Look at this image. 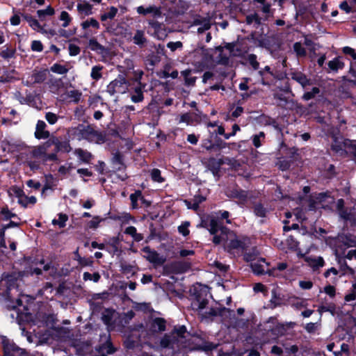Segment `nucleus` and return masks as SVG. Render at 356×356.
Wrapping results in <instances>:
<instances>
[{
    "label": "nucleus",
    "mask_w": 356,
    "mask_h": 356,
    "mask_svg": "<svg viewBox=\"0 0 356 356\" xmlns=\"http://www.w3.org/2000/svg\"><path fill=\"white\" fill-rule=\"evenodd\" d=\"M258 74L261 78V83L264 86H270L275 79V75L270 76L263 71H259Z\"/></svg>",
    "instance_id": "nucleus-40"
},
{
    "label": "nucleus",
    "mask_w": 356,
    "mask_h": 356,
    "mask_svg": "<svg viewBox=\"0 0 356 356\" xmlns=\"http://www.w3.org/2000/svg\"><path fill=\"white\" fill-rule=\"evenodd\" d=\"M193 26H200L197 29L198 33H203L204 31H208L211 27V19L209 17H204L198 16L193 19Z\"/></svg>",
    "instance_id": "nucleus-16"
},
{
    "label": "nucleus",
    "mask_w": 356,
    "mask_h": 356,
    "mask_svg": "<svg viewBox=\"0 0 356 356\" xmlns=\"http://www.w3.org/2000/svg\"><path fill=\"white\" fill-rule=\"evenodd\" d=\"M59 19L63 22V23L62 24V26L63 28H66L70 25L72 18L67 12L62 11L59 16Z\"/></svg>",
    "instance_id": "nucleus-55"
},
{
    "label": "nucleus",
    "mask_w": 356,
    "mask_h": 356,
    "mask_svg": "<svg viewBox=\"0 0 356 356\" xmlns=\"http://www.w3.org/2000/svg\"><path fill=\"white\" fill-rule=\"evenodd\" d=\"M161 60V58L158 56L154 51H152L147 56V61L148 64L152 66H155L159 63Z\"/></svg>",
    "instance_id": "nucleus-47"
},
{
    "label": "nucleus",
    "mask_w": 356,
    "mask_h": 356,
    "mask_svg": "<svg viewBox=\"0 0 356 356\" xmlns=\"http://www.w3.org/2000/svg\"><path fill=\"white\" fill-rule=\"evenodd\" d=\"M172 267L175 268V274L184 273L190 270L191 264L189 261H175L172 263Z\"/></svg>",
    "instance_id": "nucleus-28"
},
{
    "label": "nucleus",
    "mask_w": 356,
    "mask_h": 356,
    "mask_svg": "<svg viewBox=\"0 0 356 356\" xmlns=\"http://www.w3.org/2000/svg\"><path fill=\"white\" fill-rule=\"evenodd\" d=\"M54 149L56 152H62L65 153H68L71 151L72 148L70 147L69 141H60V139L57 137V141Z\"/></svg>",
    "instance_id": "nucleus-32"
},
{
    "label": "nucleus",
    "mask_w": 356,
    "mask_h": 356,
    "mask_svg": "<svg viewBox=\"0 0 356 356\" xmlns=\"http://www.w3.org/2000/svg\"><path fill=\"white\" fill-rule=\"evenodd\" d=\"M55 13V10L50 5L46 9L38 10L37 15L40 20H43L46 16H51Z\"/></svg>",
    "instance_id": "nucleus-46"
},
{
    "label": "nucleus",
    "mask_w": 356,
    "mask_h": 356,
    "mask_svg": "<svg viewBox=\"0 0 356 356\" xmlns=\"http://www.w3.org/2000/svg\"><path fill=\"white\" fill-rule=\"evenodd\" d=\"M176 341L177 338L172 334H165L160 341V346L163 348H168L172 346Z\"/></svg>",
    "instance_id": "nucleus-33"
},
{
    "label": "nucleus",
    "mask_w": 356,
    "mask_h": 356,
    "mask_svg": "<svg viewBox=\"0 0 356 356\" xmlns=\"http://www.w3.org/2000/svg\"><path fill=\"white\" fill-rule=\"evenodd\" d=\"M222 164L223 161L221 159L216 160L215 158H211L209 160L208 169L214 177H220V166Z\"/></svg>",
    "instance_id": "nucleus-22"
},
{
    "label": "nucleus",
    "mask_w": 356,
    "mask_h": 356,
    "mask_svg": "<svg viewBox=\"0 0 356 356\" xmlns=\"http://www.w3.org/2000/svg\"><path fill=\"white\" fill-rule=\"evenodd\" d=\"M152 179L158 183H162L165 181V179L161 176V172L158 168H154L151 171Z\"/></svg>",
    "instance_id": "nucleus-54"
},
{
    "label": "nucleus",
    "mask_w": 356,
    "mask_h": 356,
    "mask_svg": "<svg viewBox=\"0 0 356 356\" xmlns=\"http://www.w3.org/2000/svg\"><path fill=\"white\" fill-rule=\"evenodd\" d=\"M233 312V310L229 308H226L225 307H211L209 312H204V314H203V317L205 318H209L216 316H224L225 315V313L230 314L231 312Z\"/></svg>",
    "instance_id": "nucleus-19"
},
{
    "label": "nucleus",
    "mask_w": 356,
    "mask_h": 356,
    "mask_svg": "<svg viewBox=\"0 0 356 356\" xmlns=\"http://www.w3.org/2000/svg\"><path fill=\"white\" fill-rule=\"evenodd\" d=\"M217 348V344L210 341H204L199 349L205 352L212 351Z\"/></svg>",
    "instance_id": "nucleus-58"
},
{
    "label": "nucleus",
    "mask_w": 356,
    "mask_h": 356,
    "mask_svg": "<svg viewBox=\"0 0 356 356\" xmlns=\"http://www.w3.org/2000/svg\"><path fill=\"white\" fill-rule=\"evenodd\" d=\"M57 141V137L55 136H51L48 138V140L43 144L42 147L39 148L40 153L43 154V152L47 151V149L52 145L56 147V143Z\"/></svg>",
    "instance_id": "nucleus-43"
},
{
    "label": "nucleus",
    "mask_w": 356,
    "mask_h": 356,
    "mask_svg": "<svg viewBox=\"0 0 356 356\" xmlns=\"http://www.w3.org/2000/svg\"><path fill=\"white\" fill-rule=\"evenodd\" d=\"M0 344L3 353V356H29L26 349L19 347L6 336L1 337Z\"/></svg>",
    "instance_id": "nucleus-3"
},
{
    "label": "nucleus",
    "mask_w": 356,
    "mask_h": 356,
    "mask_svg": "<svg viewBox=\"0 0 356 356\" xmlns=\"http://www.w3.org/2000/svg\"><path fill=\"white\" fill-rule=\"evenodd\" d=\"M83 124H79L76 127H71L68 129V134L72 139L81 140L83 139Z\"/></svg>",
    "instance_id": "nucleus-30"
},
{
    "label": "nucleus",
    "mask_w": 356,
    "mask_h": 356,
    "mask_svg": "<svg viewBox=\"0 0 356 356\" xmlns=\"http://www.w3.org/2000/svg\"><path fill=\"white\" fill-rule=\"evenodd\" d=\"M291 160H282L278 162L277 165L280 170H281L282 171H286L291 168Z\"/></svg>",
    "instance_id": "nucleus-64"
},
{
    "label": "nucleus",
    "mask_w": 356,
    "mask_h": 356,
    "mask_svg": "<svg viewBox=\"0 0 356 356\" xmlns=\"http://www.w3.org/2000/svg\"><path fill=\"white\" fill-rule=\"evenodd\" d=\"M145 84H143L140 81H137L134 87L131 88V99L134 103L141 102L144 99L143 91Z\"/></svg>",
    "instance_id": "nucleus-14"
},
{
    "label": "nucleus",
    "mask_w": 356,
    "mask_h": 356,
    "mask_svg": "<svg viewBox=\"0 0 356 356\" xmlns=\"http://www.w3.org/2000/svg\"><path fill=\"white\" fill-rule=\"evenodd\" d=\"M305 261L308 264V265L312 268L314 271H316L320 268L323 267L325 264L322 257H306Z\"/></svg>",
    "instance_id": "nucleus-23"
},
{
    "label": "nucleus",
    "mask_w": 356,
    "mask_h": 356,
    "mask_svg": "<svg viewBox=\"0 0 356 356\" xmlns=\"http://www.w3.org/2000/svg\"><path fill=\"white\" fill-rule=\"evenodd\" d=\"M254 214L260 218L266 217L268 213L267 209L264 206L261 202L255 203L252 207Z\"/></svg>",
    "instance_id": "nucleus-37"
},
{
    "label": "nucleus",
    "mask_w": 356,
    "mask_h": 356,
    "mask_svg": "<svg viewBox=\"0 0 356 356\" xmlns=\"http://www.w3.org/2000/svg\"><path fill=\"white\" fill-rule=\"evenodd\" d=\"M231 235H234V232L227 227H222L220 234L213 236L212 242L216 245L222 244L225 248V245L229 243V238Z\"/></svg>",
    "instance_id": "nucleus-8"
},
{
    "label": "nucleus",
    "mask_w": 356,
    "mask_h": 356,
    "mask_svg": "<svg viewBox=\"0 0 356 356\" xmlns=\"http://www.w3.org/2000/svg\"><path fill=\"white\" fill-rule=\"evenodd\" d=\"M113 172L125 170L127 165L124 163V155L119 151H117L113 154L111 159Z\"/></svg>",
    "instance_id": "nucleus-10"
},
{
    "label": "nucleus",
    "mask_w": 356,
    "mask_h": 356,
    "mask_svg": "<svg viewBox=\"0 0 356 356\" xmlns=\"http://www.w3.org/2000/svg\"><path fill=\"white\" fill-rule=\"evenodd\" d=\"M251 244L250 237L244 236L241 239L235 238L230 239L229 243L225 245V250L229 253H232L235 250H240L242 252L246 251Z\"/></svg>",
    "instance_id": "nucleus-4"
},
{
    "label": "nucleus",
    "mask_w": 356,
    "mask_h": 356,
    "mask_svg": "<svg viewBox=\"0 0 356 356\" xmlns=\"http://www.w3.org/2000/svg\"><path fill=\"white\" fill-rule=\"evenodd\" d=\"M141 250L146 254L145 257L150 263L154 264H162L163 263V260L160 258L159 254L155 250L151 249L149 246L143 247Z\"/></svg>",
    "instance_id": "nucleus-13"
},
{
    "label": "nucleus",
    "mask_w": 356,
    "mask_h": 356,
    "mask_svg": "<svg viewBox=\"0 0 356 356\" xmlns=\"http://www.w3.org/2000/svg\"><path fill=\"white\" fill-rule=\"evenodd\" d=\"M134 266L125 262H121L120 264L121 271L124 274L131 273V275H134L135 272H134Z\"/></svg>",
    "instance_id": "nucleus-61"
},
{
    "label": "nucleus",
    "mask_w": 356,
    "mask_h": 356,
    "mask_svg": "<svg viewBox=\"0 0 356 356\" xmlns=\"http://www.w3.org/2000/svg\"><path fill=\"white\" fill-rule=\"evenodd\" d=\"M118 11L117 8L111 6L109 12L101 15L100 19L102 22L106 21L108 19H112L116 16Z\"/></svg>",
    "instance_id": "nucleus-51"
},
{
    "label": "nucleus",
    "mask_w": 356,
    "mask_h": 356,
    "mask_svg": "<svg viewBox=\"0 0 356 356\" xmlns=\"http://www.w3.org/2000/svg\"><path fill=\"white\" fill-rule=\"evenodd\" d=\"M67 96L72 99L75 104H78L80 102L82 96V92L78 90H72L67 92Z\"/></svg>",
    "instance_id": "nucleus-56"
},
{
    "label": "nucleus",
    "mask_w": 356,
    "mask_h": 356,
    "mask_svg": "<svg viewBox=\"0 0 356 356\" xmlns=\"http://www.w3.org/2000/svg\"><path fill=\"white\" fill-rule=\"evenodd\" d=\"M225 133V129L222 125L218 126L217 129L213 131L209 130L207 136L201 140V147L209 153L220 155L222 149H229L231 145H235L234 143H227L220 137Z\"/></svg>",
    "instance_id": "nucleus-1"
},
{
    "label": "nucleus",
    "mask_w": 356,
    "mask_h": 356,
    "mask_svg": "<svg viewBox=\"0 0 356 356\" xmlns=\"http://www.w3.org/2000/svg\"><path fill=\"white\" fill-rule=\"evenodd\" d=\"M254 22L257 26L261 24V18L258 15L257 13L248 15L245 17V22L248 25L252 24Z\"/></svg>",
    "instance_id": "nucleus-50"
},
{
    "label": "nucleus",
    "mask_w": 356,
    "mask_h": 356,
    "mask_svg": "<svg viewBox=\"0 0 356 356\" xmlns=\"http://www.w3.org/2000/svg\"><path fill=\"white\" fill-rule=\"evenodd\" d=\"M225 227L219 222V219L215 217H211L209 218V232L211 235L217 236L218 232H221L222 227Z\"/></svg>",
    "instance_id": "nucleus-24"
},
{
    "label": "nucleus",
    "mask_w": 356,
    "mask_h": 356,
    "mask_svg": "<svg viewBox=\"0 0 356 356\" xmlns=\"http://www.w3.org/2000/svg\"><path fill=\"white\" fill-rule=\"evenodd\" d=\"M293 49L298 57H305L307 55L306 49L302 46L300 42L293 44Z\"/></svg>",
    "instance_id": "nucleus-49"
},
{
    "label": "nucleus",
    "mask_w": 356,
    "mask_h": 356,
    "mask_svg": "<svg viewBox=\"0 0 356 356\" xmlns=\"http://www.w3.org/2000/svg\"><path fill=\"white\" fill-rule=\"evenodd\" d=\"M92 8L93 6L86 1H81L77 4V11L82 19L92 15L93 13Z\"/></svg>",
    "instance_id": "nucleus-21"
},
{
    "label": "nucleus",
    "mask_w": 356,
    "mask_h": 356,
    "mask_svg": "<svg viewBox=\"0 0 356 356\" xmlns=\"http://www.w3.org/2000/svg\"><path fill=\"white\" fill-rule=\"evenodd\" d=\"M126 85V78L122 75H118L115 79L111 81L107 86L106 92L111 95H113L115 93H124L127 89Z\"/></svg>",
    "instance_id": "nucleus-5"
},
{
    "label": "nucleus",
    "mask_w": 356,
    "mask_h": 356,
    "mask_svg": "<svg viewBox=\"0 0 356 356\" xmlns=\"http://www.w3.org/2000/svg\"><path fill=\"white\" fill-rule=\"evenodd\" d=\"M104 67L100 65H95L92 67L90 76L93 80L98 81L102 77L101 71Z\"/></svg>",
    "instance_id": "nucleus-44"
},
{
    "label": "nucleus",
    "mask_w": 356,
    "mask_h": 356,
    "mask_svg": "<svg viewBox=\"0 0 356 356\" xmlns=\"http://www.w3.org/2000/svg\"><path fill=\"white\" fill-rule=\"evenodd\" d=\"M166 329V321L161 317H156L150 323L149 330L154 333L165 331Z\"/></svg>",
    "instance_id": "nucleus-18"
},
{
    "label": "nucleus",
    "mask_w": 356,
    "mask_h": 356,
    "mask_svg": "<svg viewBox=\"0 0 356 356\" xmlns=\"http://www.w3.org/2000/svg\"><path fill=\"white\" fill-rule=\"evenodd\" d=\"M31 49L33 51L41 52L43 51L44 46L40 40H33L31 44Z\"/></svg>",
    "instance_id": "nucleus-63"
},
{
    "label": "nucleus",
    "mask_w": 356,
    "mask_h": 356,
    "mask_svg": "<svg viewBox=\"0 0 356 356\" xmlns=\"http://www.w3.org/2000/svg\"><path fill=\"white\" fill-rule=\"evenodd\" d=\"M342 56H337L333 58L332 60H330L327 63L329 71L328 72H338L339 70H342L345 64L342 61Z\"/></svg>",
    "instance_id": "nucleus-26"
},
{
    "label": "nucleus",
    "mask_w": 356,
    "mask_h": 356,
    "mask_svg": "<svg viewBox=\"0 0 356 356\" xmlns=\"http://www.w3.org/2000/svg\"><path fill=\"white\" fill-rule=\"evenodd\" d=\"M46 123L43 120H38L36 124L35 137L37 139H47L49 137L50 133L45 130Z\"/></svg>",
    "instance_id": "nucleus-20"
},
{
    "label": "nucleus",
    "mask_w": 356,
    "mask_h": 356,
    "mask_svg": "<svg viewBox=\"0 0 356 356\" xmlns=\"http://www.w3.org/2000/svg\"><path fill=\"white\" fill-rule=\"evenodd\" d=\"M50 71L58 74H65L68 72L69 70L65 65L54 63L51 66Z\"/></svg>",
    "instance_id": "nucleus-45"
},
{
    "label": "nucleus",
    "mask_w": 356,
    "mask_h": 356,
    "mask_svg": "<svg viewBox=\"0 0 356 356\" xmlns=\"http://www.w3.org/2000/svg\"><path fill=\"white\" fill-rule=\"evenodd\" d=\"M249 64L252 66L253 70H257L259 67V63L257 61V56L256 54H250L248 55L247 58Z\"/></svg>",
    "instance_id": "nucleus-57"
},
{
    "label": "nucleus",
    "mask_w": 356,
    "mask_h": 356,
    "mask_svg": "<svg viewBox=\"0 0 356 356\" xmlns=\"http://www.w3.org/2000/svg\"><path fill=\"white\" fill-rule=\"evenodd\" d=\"M148 24L153 30V33H151V34L155 38L159 40H164L167 37L165 25L163 23H160L154 19H150L148 21Z\"/></svg>",
    "instance_id": "nucleus-7"
},
{
    "label": "nucleus",
    "mask_w": 356,
    "mask_h": 356,
    "mask_svg": "<svg viewBox=\"0 0 356 356\" xmlns=\"http://www.w3.org/2000/svg\"><path fill=\"white\" fill-rule=\"evenodd\" d=\"M106 136H107L105 131H97L92 128L90 136V139H89L88 141L95 142V143L97 144H103L107 140Z\"/></svg>",
    "instance_id": "nucleus-25"
},
{
    "label": "nucleus",
    "mask_w": 356,
    "mask_h": 356,
    "mask_svg": "<svg viewBox=\"0 0 356 356\" xmlns=\"http://www.w3.org/2000/svg\"><path fill=\"white\" fill-rule=\"evenodd\" d=\"M291 77L293 80L296 81L303 88H305L307 86H311L312 84V80L300 71L292 72L291 74Z\"/></svg>",
    "instance_id": "nucleus-17"
},
{
    "label": "nucleus",
    "mask_w": 356,
    "mask_h": 356,
    "mask_svg": "<svg viewBox=\"0 0 356 356\" xmlns=\"http://www.w3.org/2000/svg\"><path fill=\"white\" fill-rule=\"evenodd\" d=\"M137 12L138 14L142 15H152V16L154 18L161 17L162 15V12L159 7H157L154 5L149 6L147 8L140 6L137 8Z\"/></svg>",
    "instance_id": "nucleus-15"
},
{
    "label": "nucleus",
    "mask_w": 356,
    "mask_h": 356,
    "mask_svg": "<svg viewBox=\"0 0 356 356\" xmlns=\"http://www.w3.org/2000/svg\"><path fill=\"white\" fill-rule=\"evenodd\" d=\"M68 220V216L67 215L65 214V213H59L58 214V221L56 222V220H53V223L54 224H58V226L61 228L63 227H65V225H66V222L67 220Z\"/></svg>",
    "instance_id": "nucleus-62"
},
{
    "label": "nucleus",
    "mask_w": 356,
    "mask_h": 356,
    "mask_svg": "<svg viewBox=\"0 0 356 356\" xmlns=\"http://www.w3.org/2000/svg\"><path fill=\"white\" fill-rule=\"evenodd\" d=\"M256 121L260 125H264V126L270 125L275 129L277 130L278 131H280V132L282 131V127H280L279 123L277 122V120L275 118H273L270 116H268L265 114H261L256 118Z\"/></svg>",
    "instance_id": "nucleus-12"
},
{
    "label": "nucleus",
    "mask_w": 356,
    "mask_h": 356,
    "mask_svg": "<svg viewBox=\"0 0 356 356\" xmlns=\"http://www.w3.org/2000/svg\"><path fill=\"white\" fill-rule=\"evenodd\" d=\"M3 49L0 52V56L4 60H9L15 58L16 54V49L13 47L5 45L3 47Z\"/></svg>",
    "instance_id": "nucleus-35"
},
{
    "label": "nucleus",
    "mask_w": 356,
    "mask_h": 356,
    "mask_svg": "<svg viewBox=\"0 0 356 356\" xmlns=\"http://www.w3.org/2000/svg\"><path fill=\"white\" fill-rule=\"evenodd\" d=\"M338 247L346 249L348 248L356 247V236L350 234H342L337 238Z\"/></svg>",
    "instance_id": "nucleus-9"
},
{
    "label": "nucleus",
    "mask_w": 356,
    "mask_h": 356,
    "mask_svg": "<svg viewBox=\"0 0 356 356\" xmlns=\"http://www.w3.org/2000/svg\"><path fill=\"white\" fill-rule=\"evenodd\" d=\"M15 70H13L10 72H8V71L4 72L3 74L0 76V82L3 83L13 82L15 79L11 74L15 73Z\"/></svg>",
    "instance_id": "nucleus-52"
},
{
    "label": "nucleus",
    "mask_w": 356,
    "mask_h": 356,
    "mask_svg": "<svg viewBox=\"0 0 356 356\" xmlns=\"http://www.w3.org/2000/svg\"><path fill=\"white\" fill-rule=\"evenodd\" d=\"M216 62L218 65H227L229 64V57L223 53L218 54Z\"/></svg>",
    "instance_id": "nucleus-60"
},
{
    "label": "nucleus",
    "mask_w": 356,
    "mask_h": 356,
    "mask_svg": "<svg viewBox=\"0 0 356 356\" xmlns=\"http://www.w3.org/2000/svg\"><path fill=\"white\" fill-rule=\"evenodd\" d=\"M133 42L139 47L143 48L145 46L147 39L145 35V32L143 30H136L134 37Z\"/></svg>",
    "instance_id": "nucleus-27"
},
{
    "label": "nucleus",
    "mask_w": 356,
    "mask_h": 356,
    "mask_svg": "<svg viewBox=\"0 0 356 356\" xmlns=\"http://www.w3.org/2000/svg\"><path fill=\"white\" fill-rule=\"evenodd\" d=\"M286 244L289 250L291 251L296 252L299 250L300 243L292 235L288 236L286 240Z\"/></svg>",
    "instance_id": "nucleus-42"
},
{
    "label": "nucleus",
    "mask_w": 356,
    "mask_h": 356,
    "mask_svg": "<svg viewBox=\"0 0 356 356\" xmlns=\"http://www.w3.org/2000/svg\"><path fill=\"white\" fill-rule=\"evenodd\" d=\"M116 350L117 349L113 346L111 338L108 337L105 342L95 346L97 354L95 356H108V355L113 354Z\"/></svg>",
    "instance_id": "nucleus-6"
},
{
    "label": "nucleus",
    "mask_w": 356,
    "mask_h": 356,
    "mask_svg": "<svg viewBox=\"0 0 356 356\" xmlns=\"http://www.w3.org/2000/svg\"><path fill=\"white\" fill-rule=\"evenodd\" d=\"M209 288L204 284H197L190 289V294L195 300L192 305L197 311L204 309L209 303L208 296L209 295Z\"/></svg>",
    "instance_id": "nucleus-2"
},
{
    "label": "nucleus",
    "mask_w": 356,
    "mask_h": 356,
    "mask_svg": "<svg viewBox=\"0 0 356 356\" xmlns=\"http://www.w3.org/2000/svg\"><path fill=\"white\" fill-rule=\"evenodd\" d=\"M88 47L92 51L101 54L104 53L106 51V47L99 43L95 38H92L89 40Z\"/></svg>",
    "instance_id": "nucleus-34"
},
{
    "label": "nucleus",
    "mask_w": 356,
    "mask_h": 356,
    "mask_svg": "<svg viewBox=\"0 0 356 356\" xmlns=\"http://www.w3.org/2000/svg\"><path fill=\"white\" fill-rule=\"evenodd\" d=\"M251 139L254 147L259 148L265 143L266 134L264 131H260L259 134H254Z\"/></svg>",
    "instance_id": "nucleus-36"
},
{
    "label": "nucleus",
    "mask_w": 356,
    "mask_h": 356,
    "mask_svg": "<svg viewBox=\"0 0 356 356\" xmlns=\"http://www.w3.org/2000/svg\"><path fill=\"white\" fill-rule=\"evenodd\" d=\"M47 69H43L41 70H34L32 74V78L33 79V83H42L47 78Z\"/></svg>",
    "instance_id": "nucleus-29"
},
{
    "label": "nucleus",
    "mask_w": 356,
    "mask_h": 356,
    "mask_svg": "<svg viewBox=\"0 0 356 356\" xmlns=\"http://www.w3.org/2000/svg\"><path fill=\"white\" fill-rule=\"evenodd\" d=\"M336 305L333 302H330L326 305H322L318 307V312L321 314L323 312H330L332 316H334L337 313Z\"/></svg>",
    "instance_id": "nucleus-41"
},
{
    "label": "nucleus",
    "mask_w": 356,
    "mask_h": 356,
    "mask_svg": "<svg viewBox=\"0 0 356 356\" xmlns=\"http://www.w3.org/2000/svg\"><path fill=\"white\" fill-rule=\"evenodd\" d=\"M81 26L83 30H87L89 27H92L95 29H99L100 27L99 22L93 18H89L86 21H83L81 23Z\"/></svg>",
    "instance_id": "nucleus-38"
},
{
    "label": "nucleus",
    "mask_w": 356,
    "mask_h": 356,
    "mask_svg": "<svg viewBox=\"0 0 356 356\" xmlns=\"http://www.w3.org/2000/svg\"><path fill=\"white\" fill-rule=\"evenodd\" d=\"M74 154L84 163H89L93 157L92 154L90 152L81 148L76 149L74 150Z\"/></svg>",
    "instance_id": "nucleus-31"
},
{
    "label": "nucleus",
    "mask_w": 356,
    "mask_h": 356,
    "mask_svg": "<svg viewBox=\"0 0 356 356\" xmlns=\"http://www.w3.org/2000/svg\"><path fill=\"white\" fill-rule=\"evenodd\" d=\"M227 195L230 198L238 199L241 203L245 204L247 202L248 199V191L243 190L236 186L231 190H229Z\"/></svg>",
    "instance_id": "nucleus-11"
},
{
    "label": "nucleus",
    "mask_w": 356,
    "mask_h": 356,
    "mask_svg": "<svg viewBox=\"0 0 356 356\" xmlns=\"http://www.w3.org/2000/svg\"><path fill=\"white\" fill-rule=\"evenodd\" d=\"M320 92V89L318 87H313L311 91L305 92L302 99L305 101H309L315 97L316 95Z\"/></svg>",
    "instance_id": "nucleus-53"
},
{
    "label": "nucleus",
    "mask_w": 356,
    "mask_h": 356,
    "mask_svg": "<svg viewBox=\"0 0 356 356\" xmlns=\"http://www.w3.org/2000/svg\"><path fill=\"white\" fill-rule=\"evenodd\" d=\"M270 307L272 309L276 308L282 305V298L280 294L277 291L276 289L272 290V297L270 300Z\"/></svg>",
    "instance_id": "nucleus-39"
},
{
    "label": "nucleus",
    "mask_w": 356,
    "mask_h": 356,
    "mask_svg": "<svg viewBox=\"0 0 356 356\" xmlns=\"http://www.w3.org/2000/svg\"><path fill=\"white\" fill-rule=\"evenodd\" d=\"M104 220V218H102L99 216H93L92 220L87 222L86 227L88 229H96L99 227V223Z\"/></svg>",
    "instance_id": "nucleus-48"
},
{
    "label": "nucleus",
    "mask_w": 356,
    "mask_h": 356,
    "mask_svg": "<svg viewBox=\"0 0 356 356\" xmlns=\"http://www.w3.org/2000/svg\"><path fill=\"white\" fill-rule=\"evenodd\" d=\"M190 226V222L185 221L183 223H181V225L178 227V232L179 234H181L184 236H187L190 234V231L188 229V227Z\"/></svg>",
    "instance_id": "nucleus-59"
}]
</instances>
